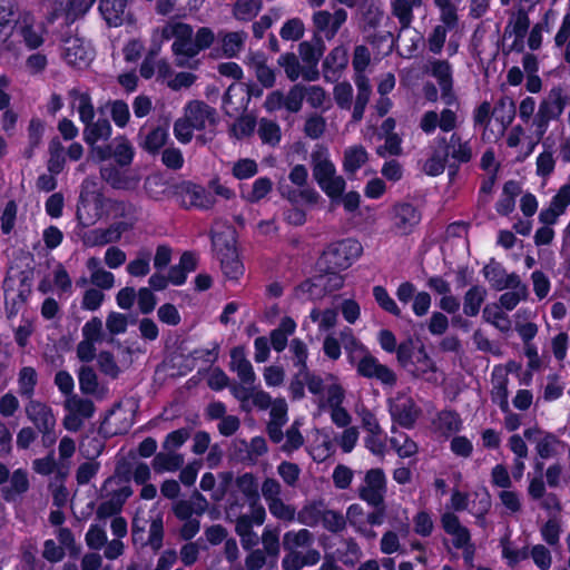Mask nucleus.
Masks as SVG:
<instances>
[{"label": "nucleus", "mask_w": 570, "mask_h": 570, "mask_svg": "<svg viewBox=\"0 0 570 570\" xmlns=\"http://www.w3.org/2000/svg\"><path fill=\"white\" fill-rule=\"evenodd\" d=\"M161 40L174 39L171 50L175 57V65L180 68H194L196 66L194 58L196 49L194 45V29L191 26L179 22L168 21L159 30Z\"/></svg>", "instance_id": "20e7f679"}, {"label": "nucleus", "mask_w": 570, "mask_h": 570, "mask_svg": "<svg viewBox=\"0 0 570 570\" xmlns=\"http://www.w3.org/2000/svg\"><path fill=\"white\" fill-rule=\"evenodd\" d=\"M297 295L306 299H321L326 293L324 289V282L320 276H315L299 284L297 287Z\"/></svg>", "instance_id": "338daca9"}, {"label": "nucleus", "mask_w": 570, "mask_h": 570, "mask_svg": "<svg viewBox=\"0 0 570 570\" xmlns=\"http://www.w3.org/2000/svg\"><path fill=\"white\" fill-rule=\"evenodd\" d=\"M326 509L322 501H314L305 504L297 513V521L302 524L314 527L318 524Z\"/></svg>", "instance_id": "3c124183"}, {"label": "nucleus", "mask_w": 570, "mask_h": 570, "mask_svg": "<svg viewBox=\"0 0 570 570\" xmlns=\"http://www.w3.org/2000/svg\"><path fill=\"white\" fill-rule=\"evenodd\" d=\"M19 35L30 50L38 49L45 42V29L27 18L19 26Z\"/></svg>", "instance_id": "a19ab883"}, {"label": "nucleus", "mask_w": 570, "mask_h": 570, "mask_svg": "<svg viewBox=\"0 0 570 570\" xmlns=\"http://www.w3.org/2000/svg\"><path fill=\"white\" fill-rule=\"evenodd\" d=\"M70 96L81 122H90L95 118V108L90 95L87 91L73 89L70 91Z\"/></svg>", "instance_id": "09e8293b"}, {"label": "nucleus", "mask_w": 570, "mask_h": 570, "mask_svg": "<svg viewBox=\"0 0 570 570\" xmlns=\"http://www.w3.org/2000/svg\"><path fill=\"white\" fill-rule=\"evenodd\" d=\"M150 259L151 253L149 250H139L136 257L127 264V273L132 277H144L148 275L150 272Z\"/></svg>", "instance_id": "0e129e2a"}, {"label": "nucleus", "mask_w": 570, "mask_h": 570, "mask_svg": "<svg viewBox=\"0 0 570 570\" xmlns=\"http://www.w3.org/2000/svg\"><path fill=\"white\" fill-rule=\"evenodd\" d=\"M355 85L357 87V96L353 107L352 118L354 121H360L363 118L364 110L370 100L372 88L365 75H356Z\"/></svg>", "instance_id": "ea45409f"}, {"label": "nucleus", "mask_w": 570, "mask_h": 570, "mask_svg": "<svg viewBox=\"0 0 570 570\" xmlns=\"http://www.w3.org/2000/svg\"><path fill=\"white\" fill-rule=\"evenodd\" d=\"M100 176L106 183L117 189H132L138 184L136 176L111 164L101 166Z\"/></svg>", "instance_id": "cd10ccee"}, {"label": "nucleus", "mask_w": 570, "mask_h": 570, "mask_svg": "<svg viewBox=\"0 0 570 570\" xmlns=\"http://www.w3.org/2000/svg\"><path fill=\"white\" fill-rule=\"evenodd\" d=\"M16 0H0V43L8 51L16 50V45L10 40L16 28Z\"/></svg>", "instance_id": "4be33fe9"}, {"label": "nucleus", "mask_w": 570, "mask_h": 570, "mask_svg": "<svg viewBox=\"0 0 570 570\" xmlns=\"http://www.w3.org/2000/svg\"><path fill=\"white\" fill-rule=\"evenodd\" d=\"M196 130H204L216 124V110L203 101H191L184 112Z\"/></svg>", "instance_id": "5701e85b"}, {"label": "nucleus", "mask_w": 570, "mask_h": 570, "mask_svg": "<svg viewBox=\"0 0 570 570\" xmlns=\"http://www.w3.org/2000/svg\"><path fill=\"white\" fill-rule=\"evenodd\" d=\"M184 455L174 451L159 452L153 460V468L157 473L175 472L184 464Z\"/></svg>", "instance_id": "c03bdc74"}, {"label": "nucleus", "mask_w": 570, "mask_h": 570, "mask_svg": "<svg viewBox=\"0 0 570 570\" xmlns=\"http://www.w3.org/2000/svg\"><path fill=\"white\" fill-rule=\"evenodd\" d=\"M425 70L438 81L443 102L448 106L453 105L456 97L453 92L452 66L449 61L440 59L429 60Z\"/></svg>", "instance_id": "2eb2a0df"}, {"label": "nucleus", "mask_w": 570, "mask_h": 570, "mask_svg": "<svg viewBox=\"0 0 570 570\" xmlns=\"http://www.w3.org/2000/svg\"><path fill=\"white\" fill-rule=\"evenodd\" d=\"M320 188L332 200L338 199L346 188V181L343 176L337 175L336 170L325 178L316 181Z\"/></svg>", "instance_id": "864d4df0"}, {"label": "nucleus", "mask_w": 570, "mask_h": 570, "mask_svg": "<svg viewBox=\"0 0 570 570\" xmlns=\"http://www.w3.org/2000/svg\"><path fill=\"white\" fill-rule=\"evenodd\" d=\"M509 377L507 372L497 366L492 372V391L491 397L494 403L499 405L501 411H508L509 407V390H508Z\"/></svg>", "instance_id": "2f4dec72"}, {"label": "nucleus", "mask_w": 570, "mask_h": 570, "mask_svg": "<svg viewBox=\"0 0 570 570\" xmlns=\"http://www.w3.org/2000/svg\"><path fill=\"white\" fill-rule=\"evenodd\" d=\"M220 479L225 488L232 484V489L228 490V504L232 501L237 500L239 494L243 495L244 500L248 502L249 512L252 518L256 521L257 525H262L266 519V510L259 500V488L256 478L252 473H244L238 475L235 480L230 472L220 473Z\"/></svg>", "instance_id": "7ed1b4c3"}, {"label": "nucleus", "mask_w": 570, "mask_h": 570, "mask_svg": "<svg viewBox=\"0 0 570 570\" xmlns=\"http://www.w3.org/2000/svg\"><path fill=\"white\" fill-rule=\"evenodd\" d=\"M29 487L27 472L18 469L9 478V485L3 489L4 498L13 500L17 495L26 492Z\"/></svg>", "instance_id": "69168bd1"}, {"label": "nucleus", "mask_w": 570, "mask_h": 570, "mask_svg": "<svg viewBox=\"0 0 570 570\" xmlns=\"http://www.w3.org/2000/svg\"><path fill=\"white\" fill-rule=\"evenodd\" d=\"M387 492V479L380 468L366 471L357 489L358 498L373 508L383 505Z\"/></svg>", "instance_id": "9d476101"}, {"label": "nucleus", "mask_w": 570, "mask_h": 570, "mask_svg": "<svg viewBox=\"0 0 570 570\" xmlns=\"http://www.w3.org/2000/svg\"><path fill=\"white\" fill-rule=\"evenodd\" d=\"M432 424L436 432L448 436L460 431L462 421L458 413L452 411H442L436 415Z\"/></svg>", "instance_id": "a18cd8bd"}, {"label": "nucleus", "mask_w": 570, "mask_h": 570, "mask_svg": "<svg viewBox=\"0 0 570 570\" xmlns=\"http://www.w3.org/2000/svg\"><path fill=\"white\" fill-rule=\"evenodd\" d=\"M308 317L317 325L320 333H328L337 323V312L334 308H313Z\"/></svg>", "instance_id": "4d7b16f0"}, {"label": "nucleus", "mask_w": 570, "mask_h": 570, "mask_svg": "<svg viewBox=\"0 0 570 570\" xmlns=\"http://www.w3.org/2000/svg\"><path fill=\"white\" fill-rule=\"evenodd\" d=\"M441 525L445 533L452 538V543L456 549L465 547L471 540L470 530L461 523L459 517L453 512L446 511L441 515Z\"/></svg>", "instance_id": "393cba45"}, {"label": "nucleus", "mask_w": 570, "mask_h": 570, "mask_svg": "<svg viewBox=\"0 0 570 570\" xmlns=\"http://www.w3.org/2000/svg\"><path fill=\"white\" fill-rule=\"evenodd\" d=\"M121 232L118 227L95 228L86 232L82 236V243L87 247L104 246L116 243L120 239Z\"/></svg>", "instance_id": "c9c22d12"}, {"label": "nucleus", "mask_w": 570, "mask_h": 570, "mask_svg": "<svg viewBox=\"0 0 570 570\" xmlns=\"http://www.w3.org/2000/svg\"><path fill=\"white\" fill-rule=\"evenodd\" d=\"M345 399V390L337 382V379L330 376V382L321 397H318V406L321 410H330L343 404Z\"/></svg>", "instance_id": "58836bf2"}, {"label": "nucleus", "mask_w": 570, "mask_h": 570, "mask_svg": "<svg viewBox=\"0 0 570 570\" xmlns=\"http://www.w3.org/2000/svg\"><path fill=\"white\" fill-rule=\"evenodd\" d=\"M83 140L87 145L91 146V149L97 147L96 144L99 140H107L112 134V127L109 120L105 118H99L96 121L92 119L90 122H83Z\"/></svg>", "instance_id": "f704fd0d"}, {"label": "nucleus", "mask_w": 570, "mask_h": 570, "mask_svg": "<svg viewBox=\"0 0 570 570\" xmlns=\"http://www.w3.org/2000/svg\"><path fill=\"white\" fill-rule=\"evenodd\" d=\"M197 507H194L193 502L187 500L178 501L174 507L175 515L181 521L194 519V513L200 515L206 510L207 502L200 494H197Z\"/></svg>", "instance_id": "e2e57ef3"}, {"label": "nucleus", "mask_w": 570, "mask_h": 570, "mask_svg": "<svg viewBox=\"0 0 570 570\" xmlns=\"http://www.w3.org/2000/svg\"><path fill=\"white\" fill-rule=\"evenodd\" d=\"M301 426L302 423L298 420H295L286 430L283 442L279 443V450L287 455H291L304 444V436L301 432Z\"/></svg>", "instance_id": "8fccbe9b"}, {"label": "nucleus", "mask_w": 570, "mask_h": 570, "mask_svg": "<svg viewBox=\"0 0 570 570\" xmlns=\"http://www.w3.org/2000/svg\"><path fill=\"white\" fill-rule=\"evenodd\" d=\"M404 519L396 522L395 530L386 531L381 539L380 549L384 554L396 553L401 550L400 535L406 537L410 532L406 510H403Z\"/></svg>", "instance_id": "c756f323"}, {"label": "nucleus", "mask_w": 570, "mask_h": 570, "mask_svg": "<svg viewBox=\"0 0 570 570\" xmlns=\"http://www.w3.org/2000/svg\"><path fill=\"white\" fill-rule=\"evenodd\" d=\"M247 33L245 31H222L218 33L223 56L235 58L243 51Z\"/></svg>", "instance_id": "72a5a7b5"}, {"label": "nucleus", "mask_w": 570, "mask_h": 570, "mask_svg": "<svg viewBox=\"0 0 570 570\" xmlns=\"http://www.w3.org/2000/svg\"><path fill=\"white\" fill-rule=\"evenodd\" d=\"M492 109L497 121L501 125L500 132H503L515 117V104L511 97L503 96L497 101Z\"/></svg>", "instance_id": "de8ad7c7"}, {"label": "nucleus", "mask_w": 570, "mask_h": 570, "mask_svg": "<svg viewBox=\"0 0 570 570\" xmlns=\"http://www.w3.org/2000/svg\"><path fill=\"white\" fill-rule=\"evenodd\" d=\"M482 316L487 323H490L501 332H509L511 330V321L499 305H487L483 308Z\"/></svg>", "instance_id": "6e6d98bb"}, {"label": "nucleus", "mask_w": 570, "mask_h": 570, "mask_svg": "<svg viewBox=\"0 0 570 570\" xmlns=\"http://www.w3.org/2000/svg\"><path fill=\"white\" fill-rule=\"evenodd\" d=\"M483 275L490 285L502 291L511 285H518L520 277L515 273L509 274L499 263L491 262L483 267Z\"/></svg>", "instance_id": "c85d7f7f"}, {"label": "nucleus", "mask_w": 570, "mask_h": 570, "mask_svg": "<svg viewBox=\"0 0 570 570\" xmlns=\"http://www.w3.org/2000/svg\"><path fill=\"white\" fill-rule=\"evenodd\" d=\"M425 0H391V14L399 21L402 30L409 29L414 21V12L424 7Z\"/></svg>", "instance_id": "bb28decb"}, {"label": "nucleus", "mask_w": 570, "mask_h": 570, "mask_svg": "<svg viewBox=\"0 0 570 570\" xmlns=\"http://www.w3.org/2000/svg\"><path fill=\"white\" fill-rule=\"evenodd\" d=\"M511 291L503 293L499 298V306L512 311L521 301L528 296L527 285L519 281L518 285H511Z\"/></svg>", "instance_id": "052dcab7"}, {"label": "nucleus", "mask_w": 570, "mask_h": 570, "mask_svg": "<svg viewBox=\"0 0 570 570\" xmlns=\"http://www.w3.org/2000/svg\"><path fill=\"white\" fill-rule=\"evenodd\" d=\"M389 412L392 420L405 429L414 426L421 414V409L412 396L405 392H397L387 400Z\"/></svg>", "instance_id": "f8f14e48"}, {"label": "nucleus", "mask_w": 570, "mask_h": 570, "mask_svg": "<svg viewBox=\"0 0 570 570\" xmlns=\"http://www.w3.org/2000/svg\"><path fill=\"white\" fill-rule=\"evenodd\" d=\"M409 372L413 373L415 376L432 380V375L435 372L434 363L428 356L423 347H420L416 351L415 358L413 360Z\"/></svg>", "instance_id": "13d9d810"}, {"label": "nucleus", "mask_w": 570, "mask_h": 570, "mask_svg": "<svg viewBox=\"0 0 570 570\" xmlns=\"http://www.w3.org/2000/svg\"><path fill=\"white\" fill-rule=\"evenodd\" d=\"M24 413L28 420L42 434V443L47 446L52 445L57 440L55 433L57 421L52 409L40 400L31 399L24 404Z\"/></svg>", "instance_id": "0eeeda50"}, {"label": "nucleus", "mask_w": 570, "mask_h": 570, "mask_svg": "<svg viewBox=\"0 0 570 570\" xmlns=\"http://www.w3.org/2000/svg\"><path fill=\"white\" fill-rule=\"evenodd\" d=\"M273 188V181L268 177H259L252 184L247 191H242V197L250 203L256 204L265 198Z\"/></svg>", "instance_id": "680f3d73"}, {"label": "nucleus", "mask_w": 570, "mask_h": 570, "mask_svg": "<svg viewBox=\"0 0 570 570\" xmlns=\"http://www.w3.org/2000/svg\"><path fill=\"white\" fill-rule=\"evenodd\" d=\"M523 436L535 445L538 455L544 460L556 456L561 444L556 435L538 426L525 429Z\"/></svg>", "instance_id": "6ab92c4d"}, {"label": "nucleus", "mask_w": 570, "mask_h": 570, "mask_svg": "<svg viewBox=\"0 0 570 570\" xmlns=\"http://www.w3.org/2000/svg\"><path fill=\"white\" fill-rule=\"evenodd\" d=\"M18 393L22 399H33L38 384V373L32 366H23L18 373Z\"/></svg>", "instance_id": "37998d69"}, {"label": "nucleus", "mask_w": 570, "mask_h": 570, "mask_svg": "<svg viewBox=\"0 0 570 570\" xmlns=\"http://www.w3.org/2000/svg\"><path fill=\"white\" fill-rule=\"evenodd\" d=\"M179 197L186 208L209 209L215 205V197L208 190L191 183L179 186Z\"/></svg>", "instance_id": "412c9836"}, {"label": "nucleus", "mask_w": 570, "mask_h": 570, "mask_svg": "<svg viewBox=\"0 0 570 570\" xmlns=\"http://www.w3.org/2000/svg\"><path fill=\"white\" fill-rule=\"evenodd\" d=\"M67 414L63 417V428L71 432L81 429L83 421L94 415L95 406L90 400L81 399L78 395H70L65 401Z\"/></svg>", "instance_id": "4468645a"}, {"label": "nucleus", "mask_w": 570, "mask_h": 570, "mask_svg": "<svg viewBox=\"0 0 570 570\" xmlns=\"http://www.w3.org/2000/svg\"><path fill=\"white\" fill-rule=\"evenodd\" d=\"M313 543V534L306 530L288 531L283 537V547L285 550L298 551L299 548H307Z\"/></svg>", "instance_id": "bf43d9fd"}, {"label": "nucleus", "mask_w": 570, "mask_h": 570, "mask_svg": "<svg viewBox=\"0 0 570 570\" xmlns=\"http://www.w3.org/2000/svg\"><path fill=\"white\" fill-rule=\"evenodd\" d=\"M444 154L458 163H468L473 151L469 140H463L458 134H452L445 144Z\"/></svg>", "instance_id": "e433bc0d"}, {"label": "nucleus", "mask_w": 570, "mask_h": 570, "mask_svg": "<svg viewBox=\"0 0 570 570\" xmlns=\"http://www.w3.org/2000/svg\"><path fill=\"white\" fill-rule=\"evenodd\" d=\"M286 554L282 561L285 570H299L304 566H313L318 562L321 556L320 552L309 549L305 553L301 551L285 550Z\"/></svg>", "instance_id": "4c0bfd02"}, {"label": "nucleus", "mask_w": 570, "mask_h": 570, "mask_svg": "<svg viewBox=\"0 0 570 570\" xmlns=\"http://www.w3.org/2000/svg\"><path fill=\"white\" fill-rule=\"evenodd\" d=\"M391 228L396 235L411 234L421 222V213L410 203L395 204L391 213Z\"/></svg>", "instance_id": "dca6fc26"}, {"label": "nucleus", "mask_w": 570, "mask_h": 570, "mask_svg": "<svg viewBox=\"0 0 570 570\" xmlns=\"http://www.w3.org/2000/svg\"><path fill=\"white\" fill-rule=\"evenodd\" d=\"M213 246L224 275L228 279L237 281L244 274V265L238 257L234 238L215 235Z\"/></svg>", "instance_id": "1a4fd4ad"}, {"label": "nucleus", "mask_w": 570, "mask_h": 570, "mask_svg": "<svg viewBox=\"0 0 570 570\" xmlns=\"http://www.w3.org/2000/svg\"><path fill=\"white\" fill-rule=\"evenodd\" d=\"M277 62L284 69L287 78L292 81L297 80L299 77H303V79L307 81L318 79L320 73L317 68L306 66L302 67L298 58L293 52L281 55Z\"/></svg>", "instance_id": "b1692460"}, {"label": "nucleus", "mask_w": 570, "mask_h": 570, "mask_svg": "<svg viewBox=\"0 0 570 570\" xmlns=\"http://www.w3.org/2000/svg\"><path fill=\"white\" fill-rule=\"evenodd\" d=\"M544 150L541 151L535 159V173L541 178H548L556 168V157L551 146L543 142Z\"/></svg>", "instance_id": "774afa93"}, {"label": "nucleus", "mask_w": 570, "mask_h": 570, "mask_svg": "<svg viewBox=\"0 0 570 570\" xmlns=\"http://www.w3.org/2000/svg\"><path fill=\"white\" fill-rule=\"evenodd\" d=\"M262 495L269 513L284 522H293L296 518L294 505L286 503L282 497V484L274 478H266L261 485Z\"/></svg>", "instance_id": "6e6552de"}, {"label": "nucleus", "mask_w": 570, "mask_h": 570, "mask_svg": "<svg viewBox=\"0 0 570 570\" xmlns=\"http://www.w3.org/2000/svg\"><path fill=\"white\" fill-rule=\"evenodd\" d=\"M311 165L315 181L330 176L336 170L335 165L330 158L328 149L323 146H316L311 154Z\"/></svg>", "instance_id": "473e14b6"}, {"label": "nucleus", "mask_w": 570, "mask_h": 570, "mask_svg": "<svg viewBox=\"0 0 570 570\" xmlns=\"http://www.w3.org/2000/svg\"><path fill=\"white\" fill-rule=\"evenodd\" d=\"M570 102V92L561 85L553 86L541 99L538 105L537 114L532 120V128L535 141L530 144L529 153L531 154L539 140L546 135L550 122L558 120L566 107Z\"/></svg>", "instance_id": "f03ea898"}, {"label": "nucleus", "mask_w": 570, "mask_h": 570, "mask_svg": "<svg viewBox=\"0 0 570 570\" xmlns=\"http://www.w3.org/2000/svg\"><path fill=\"white\" fill-rule=\"evenodd\" d=\"M62 58L72 67L82 69L94 59V49L90 43L78 37H69L62 46Z\"/></svg>", "instance_id": "f3484780"}, {"label": "nucleus", "mask_w": 570, "mask_h": 570, "mask_svg": "<svg viewBox=\"0 0 570 570\" xmlns=\"http://www.w3.org/2000/svg\"><path fill=\"white\" fill-rule=\"evenodd\" d=\"M346 20L347 12L342 8L336 9L333 13L327 10H318L312 16L315 32L327 40L335 37Z\"/></svg>", "instance_id": "a211bd4d"}, {"label": "nucleus", "mask_w": 570, "mask_h": 570, "mask_svg": "<svg viewBox=\"0 0 570 570\" xmlns=\"http://www.w3.org/2000/svg\"><path fill=\"white\" fill-rule=\"evenodd\" d=\"M458 126L456 114L448 108H444L440 114L434 110L425 111L420 120V128L426 135H432L436 128L444 132L454 130Z\"/></svg>", "instance_id": "aec40b11"}, {"label": "nucleus", "mask_w": 570, "mask_h": 570, "mask_svg": "<svg viewBox=\"0 0 570 570\" xmlns=\"http://www.w3.org/2000/svg\"><path fill=\"white\" fill-rule=\"evenodd\" d=\"M243 508L244 503L234 500L226 507V515L235 523V531L240 538L243 548L249 550L258 543V535L253 531V527L257 524L252 513H244Z\"/></svg>", "instance_id": "9b49d317"}, {"label": "nucleus", "mask_w": 570, "mask_h": 570, "mask_svg": "<svg viewBox=\"0 0 570 570\" xmlns=\"http://www.w3.org/2000/svg\"><path fill=\"white\" fill-rule=\"evenodd\" d=\"M367 160L368 153L363 146H350L344 151L343 169L348 175L355 174Z\"/></svg>", "instance_id": "79ce46f5"}, {"label": "nucleus", "mask_w": 570, "mask_h": 570, "mask_svg": "<svg viewBox=\"0 0 570 570\" xmlns=\"http://www.w3.org/2000/svg\"><path fill=\"white\" fill-rule=\"evenodd\" d=\"M262 9L261 0H236L233 6V17L243 22L253 20Z\"/></svg>", "instance_id": "5fc2aeb1"}, {"label": "nucleus", "mask_w": 570, "mask_h": 570, "mask_svg": "<svg viewBox=\"0 0 570 570\" xmlns=\"http://www.w3.org/2000/svg\"><path fill=\"white\" fill-rule=\"evenodd\" d=\"M91 156L97 161H105L112 157L118 166L126 167L132 163L135 148L126 137L118 136L108 145L94 147Z\"/></svg>", "instance_id": "ddd939ff"}, {"label": "nucleus", "mask_w": 570, "mask_h": 570, "mask_svg": "<svg viewBox=\"0 0 570 570\" xmlns=\"http://www.w3.org/2000/svg\"><path fill=\"white\" fill-rule=\"evenodd\" d=\"M229 367L238 379L229 385V391L239 402L240 409L245 412L253 409L267 410L271 405V395L257 384L256 373L243 347L232 350Z\"/></svg>", "instance_id": "f257e3e1"}, {"label": "nucleus", "mask_w": 570, "mask_h": 570, "mask_svg": "<svg viewBox=\"0 0 570 570\" xmlns=\"http://www.w3.org/2000/svg\"><path fill=\"white\" fill-rule=\"evenodd\" d=\"M487 296V289L482 286H472L464 295L463 312L466 316L479 314L482 303Z\"/></svg>", "instance_id": "603ef678"}, {"label": "nucleus", "mask_w": 570, "mask_h": 570, "mask_svg": "<svg viewBox=\"0 0 570 570\" xmlns=\"http://www.w3.org/2000/svg\"><path fill=\"white\" fill-rule=\"evenodd\" d=\"M521 193L518 181L509 180L504 184L502 195L498 200L495 208L500 215H509L515 206V197Z\"/></svg>", "instance_id": "49530a36"}, {"label": "nucleus", "mask_w": 570, "mask_h": 570, "mask_svg": "<svg viewBox=\"0 0 570 570\" xmlns=\"http://www.w3.org/2000/svg\"><path fill=\"white\" fill-rule=\"evenodd\" d=\"M363 247L356 239H344L331 244L321 257L320 264L326 269H346L362 254Z\"/></svg>", "instance_id": "423d86ee"}, {"label": "nucleus", "mask_w": 570, "mask_h": 570, "mask_svg": "<svg viewBox=\"0 0 570 570\" xmlns=\"http://www.w3.org/2000/svg\"><path fill=\"white\" fill-rule=\"evenodd\" d=\"M246 63L255 72L257 80L266 88H271L275 83V72L267 66L266 56L261 52H249L246 57Z\"/></svg>", "instance_id": "7c9ffc66"}, {"label": "nucleus", "mask_w": 570, "mask_h": 570, "mask_svg": "<svg viewBox=\"0 0 570 570\" xmlns=\"http://www.w3.org/2000/svg\"><path fill=\"white\" fill-rule=\"evenodd\" d=\"M348 362L355 367L357 375L361 377L376 380L386 386H394L396 384L397 376L394 371L382 364L371 354L366 346L352 356Z\"/></svg>", "instance_id": "39448f33"}, {"label": "nucleus", "mask_w": 570, "mask_h": 570, "mask_svg": "<svg viewBox=\"0 0 570 570\" xmlns=\"http://www.w3.org/2000/svg\"><path fill=\"white\" fill-rule=\"evenodd\" d=\"M131 0H100L99 11L110 27H119L129 19L128 3Z\"/></svg>", "instance_id": "a878e982"}]
</instances>
